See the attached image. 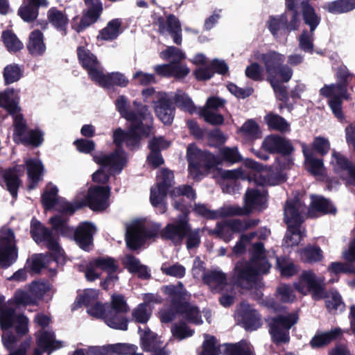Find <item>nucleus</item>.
I'll list each match as a JSON object with an SVG mask.
<instances>
[{
  "label": "nucleus",
  "instance_id": "obj_10",
  "mask_svg": "<svg viewBox=\"0 0 355 355\" xmlns=\"http://www.w3.org/2000/svg\"><path fill=\"white\" fill-rule=\"evenodd\" d=\"M133 105L135 111L129 110L127 98L124 96H119L115 101L117 111L120 113L121 116L128 121L134 122L140 119H150V121H151L153 116L148 111L147 105H142L137 101H134Z\"/></svg>",
  "mask_w": 355,
  "mask_h": 355
},
{
  "label": "nucleus",
  "instance_id": "obj_25",
  "mask_svg": "<svg viewBox=\"0 0 355 355\" xmlns=\"http://www.w3.org/2000/svg\"><path fill=\"white\" fill-rule=\"evenodd\" d=\"M143 230V223L136 221L126 229L125 241L128 248L135 251L146 243Z\"/></svg>",
  "mask_w": 355,
  "mask_h": 355
},
{
  "label": "nucleus",
  "instance_id": "obj_55",
  "mask_svg": "<svg viewBox=\"0 0 355 355\" xmlns=\"http://www.w3.org/2000/svg\"><path fill=\"white\" fill-rule=\"evenodd\" d=\"M58 189L53 186L49 190H45L41 196V202L46 210H50L59 203L58 198Z\"/></svg>",
  "mask_w": 355,
  "mask_h": 355
},
{
  "label": "nucleus",
  "instance_id": "obj_31",
  "mask_svg": "<svg viewBox=\"0 0 355 355\" xmlns=\"http://www.w3.org/2000/svg\"><path fill=\"white\" fill-rule=\"evenodd\" d=\"M301 146L307 171L315 176L322 175L324 168L323 159L315 157L312 149L305 143H302Z\"/></svg>",
  "mask_w": 355,
  "mask_h": 355
},
{
  "label": "nucleus",
  "instance_id": "obj_13",
  "mask_svg": "<svg viewBox=\"0 0 355 355\" xmlns=\"http://www.w3.org/2000/svg\"><path fill=\"white\" fill-rule=\"evenodd\" d=\"M302 202L298 198L288 200L284 209V220L287 225V231L298 234L304 220L300 213Z\"/></svg>",
  "mask_w": 355,
  "mask_h": 355
},
{
  "label": "nucleus",
  "instance_id": "obj_38",
  "mask_svg": "<svg viewBox=\"0 0 355 355\" xmlns=\"http://www.w3.org/2000/svg\"><path fill=\"white\" fill-rule=\"evenodd\" d=\"M27 49L33 56H40L44 53L46 45L44 42V35L41 31L34 30L30 33Z\"/></svg>",
  "mask_w": 355,
  "mask_h": 355
},
{
  "label": "nucleus",
  "instance_id": "obj_12",
  "mask_svg": "<svg viewBox=\"0 0 355 355\" xmlns=\"http://www.w3.org/2000/svg\"><path fill=\"white\" fill-rule=\"evenodd\" d=\"M110 195V187L96 185L88 189L87 195L82 202L85 203V207H88L92 211H103L109 205L107 201Z\"/></svg>",
  "mask_w": 355,
  "mask_h": 355
},
{
  "label": "nucleus",
  "instance_id": "obj_22",
  "mask_svg": "<svg viewBox=\"0 0 355 355\" xmlns=\"http://www.w3.org/2000/svg\"><path fill=\"white\" fill-rule=\"evenodd\" d=\"M20 167L19 165L5 169L0 167V183L3 180L7 190L14 199H17L18 190L22 182L20 179Z\"/></svg>",
  "mask_w": 355,
  "mask_h": 355
},
{
  "label": "nucleus",
  "instance_id": "obj_29",
  "mask_svg": "<svg viewBox=\"0 0 355 355\" xmlns=\"http://www.w3.org/2000/svg\"><path fill=\"white\" fill-rule=\"evenodd\" d=\"M342 335L343 331L341 329L338 327L332 329L328 331L316 333L311 339L309 345L314 349H322L337 340L342 336Z\"/></svg>",
  "mask_w": 355,
  "mask_h": 355
},
{
  "label": "nucleus",
  "instance_id": "obj_50",
  "mask_svg": "<svg viewBox=\"0 0 355 355\" xmlns=\"http://www.w3.org/2000/svg\"><path fill=\"white\" fill-rule=\"evenodd\" d=\"M202 282L205 284L211 286L215 284L216 286H226L227 284V275L221 270H209L202 275Z\"/></svg>",
  "mask_w": 355,
  "mask_h": 355
},
{
  "label": "nucleus",
  "instance_id": "obj_28",
  "mask_svg": "<svg viewBox=\"0 0 355 355\" xmlns=\"http://www.w3.org/2000/svg\"><path fill=\"white\" fill-rule=\"evenodd\" d=\"M47 19L51 26L62 36L67 35L69 19L65 11L60 10L56 7H51L47 11Z\"/></svg>",
  "mask_w": 355,
  "mask_h": 355
},
{
  "label": "nucleus",
  "instance_id": "obj_56",
  "mask_svg": "<svg viewBox=\"0 0 355 355\" xmlns=\"http://www.w3.org/2000/svg\"><path fill=\"white\" fill-rule=\"evenodd\" d=\"M98 291L95 289H86L83 294L78 295L74 302L75 306L80 307L82 305L89 308L98 300Z\"/></svg>",
  "mask_w": 355,
  "mask_h": 355
},
{
  "label": "nucleus",
  "instance_id": "obj_59",
  "mask_svg": "<svg viewBox=\"0 0 355 355\" xmlns=\"http://www.w3.org/2000/svg\"><path fill=\"white\" fill-rule=\"evenodd\" d=\"M354 262H331L328 266L327 270L330 273L338 276L340 274L355 275V266Z\"/></svg>",
  "mask_w": 355,
  "mask_h": 355
},
{
  "label": "nucleus",
  "instance_id": "obj_14",
  "mask_svg": "<svg viewBox=\"0 0 355 355\" xmlns=\"http://www.w3.org/2000/svg\"><path fill=\"white\" fill-rule=\"evenodd\" d=\"M238 324L246 331L257 330L262 326L261 315L250 304L242 302L236 311Z\"/></svg>",
  "mask_w": 355,
  "mask_h": 355
},
{
  "label": "nucleus",
  "instance_id": "obj_18",
  "mask_svg": "<svg viewBox=\"0 0 355 355\" xmlns=\"http://www.w3.org/2000/svg\"><path fill=\"white\" fill-rule=\"evenodd\" d=\"M158 26V31L160 34H164L166 31L171 36L173 42L177 45H181L182 42V26L179 19L173 14L166 16V19L159 16L156 20Z\"/></svg>",
  "mask_w": 355,
  "mask_h": 355
},
{
  "label": "nucleus",
  "instance_id": "obj_1",
  "mask_svg": "<svg viewBox=\"0 0 355 355\" xmlns=\"http://www.w3.org/2000/svg\"><path fill=\"white\" fill-rule=\"evenodd\" d=\"M264 67L266 78L277 98L284 102L288 101L287 88L283 85L290 81L293 77V70L287 64H284L285 56L275 51H270L265 53H259L255 56Z\"/></svg>",
  "mask_w": 355,
  "mask_h": 355
},
{
  "label": "nucleus",
  "instance_id": "obj_4",
  "mask_svg": "<svg viewBox=\"0 0 355 355\" xmlns=\"http://www.w3.org/2000/svg\"><path fill=\"white\" fill-rule=\"evenodd\" d=\"M30 234L32 239L37 243H44L50 250L51 259L58 262L62 257L63 253L58 239L55 238L53 232L45 227L40 221L33 218L31 221Z\"/></svg>",
  "mask_w": 355,
  "mask_h": 355
},
{
  "label": "nucleus",
  "instance_id": "obj_46",
  "mask_svg": "<svg viewBox=\"0 0 355 355\" xmlns=\"http://www.w3.org/2000/svg\"><path fill=\"white\" fill-rule=\"evenodd\" d=\"M277 268L284 277H291L296 275L300 270L299 266L291 261L286 256L277 257Z\"/></svg>",
  "mask_w": 355,
  "mask_h": 355
},
{
  "label": "nucleus",
  "instance_id": "obj_9",
  "mask_svg": "<svg viewBox=\"0 0 355 355\" xmlns=\"http://www.w3.org/2000/svg\"><path fill=\"white\" fill-rule=\"evenodd\" d=\"M191 225L189 217H178L173 223H168L161 231L163 240L171 241L175 245H180L189 233Z\"/></svg>",
  "mask_w": 355,
  "mask_h": 355
},
{
  "label": "nucleus",
  "instance_id": "obj_54",
  "mask_svg": "<svg viewBox=\"0 0 355 355\" xmlns=\"http://www.w3.org/2000/svg\"><path fill=\"white\" fill-rule=\"evenodd\" d=\"M343 98L348 100L349 98V94L346 93V95L344 96L342 95V92H339L337 95H334L329 101V105L332 110L333 114L338 119V121L341 122L345 119L342 109Z\"/></svg>",
  "mask_w": 355,
  "mask_h": 355
},
{
  "label": "nucleus",
  "instance_id": "obj_20",
  "mask_svg": "<svg viewBox=\"0 0 355 355\" xmlns=\"http://www.w3.org/2000/svg\"><path fill=\"white\" fill-rule=\"evenodd\" d=\"M93 160L101 168L110 167L114 171L120 173L125 166L127 159L125 155L114 150L109 154H105L103 152L93 156Z\"/></svg>",
  "mask_w": 355,
  "mask_h": 355
},
{
  "label": "nucleus",
  "instance_id": "obj_63",
  "mask_svg": "<svg viewBox=\"0 0 355 355\" xmlns=\"http://www.w3.org/2000/svg\"><path fill=\"white\" fill-rule=\"evenodd\" d=\"M330 146L331 144L328 139L318 136L313 139L311 146H309V148L312 149L313 153L315 152L318 155L324 157L328 154Z\"/></svg>",
  "mask_w": 355,
  "mask_h": 355
},
{
  "label": "nucleus",
  "instance_id": "obj_16",
  "mask_svg": "<svg viewBox=\"0 0 355 355\" xmlns=\"http://www.w3.org/2000/svg\"><path fill=\"white\" fill-rule=\"evenodd\" d=\"M261 148L269 153H277L282 156H290L294 151V147L290 140L273 134L265 137Z\"/></svg>",
  "mask_w": 355,
  "mask_h": 355
},
{
  "label": "nucleus",
  "instance_id": "obj_7",
  "mask_svg": "<svg viewBox=\"0 0 355 355\" xmlns=\"http://www.w3.org/2000/svg\"><path fill=\"white\" fill-rule=\"evenodd\" d=\"M173 178V173L170 170L162 168L160 175L157 176V189H150V203L154 207L159 209L160 214H164L167 210L165 198L172 187Z\"/></svg>",
  "mask_w": 355,
  "mask_h": 355
},
{
  "label": "nucleus",
  "instance_id": "obj_30",
  "mask_svg": "<svg viewBox=\"0 0 355 355\" xmlns=\"http://www.w3.org/2000/svg\"><path fill=\"white\" fill-rule=\"evenodd\" d=\"M26 166L28 178L27 189L28 191H31L37 187L39 182L42 180L44 166L40 160L35 159H27Z\"/></svg>",
  "mask_w": 355,
  "mask_h": 355
},
{
  "label": "nucleus",
  "instance_id": "obj_6",
  "mask_svg": "<svg viewBox=\"0 0 355 355\" xmlns=\"http://www.w3.org/2000/svg\"><path fill=\"white\" fill-rule=\"evenodd\" d=\"M160 290L170 304L169 309L162 313L160 320L162 322L169 323L175 319L174 312L187 300V291L180 282L164 285Z\"/></svg>",
  "mask_w": 355,
  "mask_h": 355
},
{
  "label": "nucleus",
  "instance_id": "obj_62",
  "mask_svg": "<svg viewBox=\"0 0 355 355\" xmlns=\"http://www.w3.org/2000/svg\"><path fill=\"white\" fill-rule=\"evenodd\" d=\"M15 310L13 308H7L0 313V327L5 331L9 330L17 321Z\"/></svg>",
  "mask_w": 355,
  "mask_h": 355
},
{
  "label": "nucleus",
  "instance_id": "obj_48",
  "mask_svg": "<svg viewBox=\"0 0 355 355\" xmlns=\"http://www.w3.org/2000/svg\"><path fill=\"white\" fill-rule=\"evenodd\" d=\"M301 260L304 263H313L323 259L322 251L319 246L309 245L300 250Z\"/></svg>",
  "mask_w": 355,
  "mask_h": 355
},
{
  "label": "nucleus",
  "instance_id": "obj_41",
  "mask_svg": "<svg viewBox=\"0 0 355 355\" xmlns=\"http://www.w3.org/2000/svg\"><path fill=\"white\" fill-rule=\"evenodd\" d=\"M68 222L69 218H64L62 215H54L49 218L52 230L58 235L69 239L73 228L68 225Z\"/></svg>",
  "mask_w": 355,
  "mask_h": 355
},
{
  "label": "nucleus",
  "instance_id": "obj_35",
  "mask_svg": "<svg viewBox=\"0 0 355 355\" xmlns=\"http://www.w3.org/2000/svg\"><path fill=\"white\" fill-rule=\"evenodd\" d=\"M300 5L304 23L309 27L311 34H313V32L320 23V16L316 13L315 10L308 0L302 1Z\"/></svg>",
  "mask_w": 355,
  "mask_h": 355
},
{
  "label": "nucleus",
  "instance_id": "obj_21",
  "mask_svg": "<svg viewBox=\"0 0 355 355\" xmlns=\"http://www.w3.org/2000/svg\"><path fill=\"white\" fill-rule=\"evenodd\" d=\"M154 103V110L157 118L166 125L172 124L175 113V107L173 101L168 98L166 93L161 94Z\"/></svg>",
  "mask_w": 355,
  "mask_h": 355
},
{
  "label": "nucleus",
  "instance_id": "obj_2",
  "mask_svg": "<svg viewBox=\"0 0 355 355\" xmlns=\"http://www.w3.org/2000/svg\"><path fill=\"white\" fill-rule=\"evenodd\" d=\"M187 159L189 173L193 178H197L202 175L201 168L205 171H209L221 164V160L218 156L209 150H202L191 145L187 148Z\"/></svg>",
  "mask_w": 355,
  "mask_h": 355
},
{
  "label": "nucleus",
  "instance_id": "obj_60",
  "mask_svg": "<svg viewBox=\"0 0 355 355\" xmlns=\"http://www.w3.org/2000/svg\"><path fill=\"white\" fill-rule=\"evenodd\" d=\"M224 226L230 228L232 232H241L245 231L244 223L239 219H234L225 222L223 225L220 223L216 224V227L214 230L210 231V234H218L220 236L223 234Z\"/></svg>",
  "mask_w": 355,
  "mask_h": 355
},
{
  "label": "nucleus",
  "instance_id": "obj_49",
  "mask_svg": "<svg viewBox=\"0 0 355 355\" xmlns=\"http://www.w3.org/2000/svg\"><path fill=\"white\" fill-rule=\"evenodd\" d=\"M44 141V132L39 128L31 129L21 137L20 142L26 146L39 147Z\"/></svg>",
  "mask_w": 355,
  "mask_h": 355
},
{
  "label": "nucleus",
  "instance_id": "obj_64",
  "mask_svg": "<svg viewBox=\"0 0 355 355\" xmlns=\"http://www.w3.org/2000/svg\"><path fill=\"white\" fill-rule=\"evenodd\" d=\"M224 354L225 355H254L248 345L241 342L227 345Z\"/></svg>",
  "mask_w": 355,
  "mask_h": 355
},
{
  "label": "nucleus",
  "instance_id": "obj_27",
  "mask_svg": "<svg viewBox=\"0 0 355 355\" xmlns=\"http://www.w3.org/2000/svg\"><path fill=\"white\" fill-rule=\"evenodd\" d=\"M267 191H260L255 189H248L244 196L245 207L248 213L253 209H264L266 208Z\"/></svg>",
  "mask_w": 355,
  "mask_h": 355
},
{
  "label": "nucleus",
  "instance_id": "obj_26",
  "mask_svg": "<svg viewBox=\"0 0 355 355\" xmlns=\"http://www.w3.org/2000/svg\"><path fill=\"white\" fill-rule=\"evenodd\" d=\"M300 24L296 23L295 26L291 24V19L288 21L286 12L279 15H270L266 22V27L273 37H277L280 30L290 33L292 31L298 29Z\"/></svg>",
  "mask_w": 355,
  "mask_h": 355
},
{
  "label": "nucleus",
  "instance_id": "obj_43",
  "mask_svg": "<svg viewBox=\"0 0 355 355\" xmlns=\"http://www.w3.org/2000/svg\"><path fill=\"white\" fill-rule=\"evenodd\" d=\"M122 25V20L119 18L110 20L107 26L100 31L98 39L105 41H112L119 35L120 28Z\"/></svg>",
  "mask_w": 355,
  "mask_h": 355
},
{
  "label": "nucleus",
  "instance_id": "obj_15",
  "mask_svg": "<svg viewBox=\"0 0 355 355\" xmlns=\"http://www.w3.org/2000/svg\"><path fill=\"white\" fill-rule=\"evenodd\" d=\"M153 129V119H138L136 121L131 122V125L128 130V134L125 140V144L130 149L138 147L140 144L141 137H148L150 136Z\"/></svg>",
  "mask_w": 355,
  "mask_h": 355
},
{
  "label": "nucleus",
  "instance_id": "obj_24",
  "mask_svg": "<svg viewBox=\"0 0 355 355\" xmlns=\"http://www.w3.org/2000/svg\"><path fill=\"white\" fill-rule=\"evenodd\" d=\"M195 212L207 220H215L219 218H225L233 216H240L243 214V211L240 207H230L223 208L221 210H211L204 204L195 205Z\"/></svg>",
  "mask_w": 355,
  "mask_h": 355
},
{
  "label": "nucleus",
  "instance_id": "obj_34",
  "mask_svg": "<svg viewBox=\"0 0 355 355\" xmlns=\"http://www.w3.org/2000/svg\"><path fill=\"white\" fill-rule=\"evenodd\" d=\"M337 83H336L338 90L342 92V95L345 96L347 93V87L352 90L355 85V76L350 73L345 65H340L338 67L336 71Z\"/></svg>",
  "mask_w": 355,
  "mask_h": 355
},
{
  "label": "nucleus",
  "instance_id": "obj_61",
  "mask_svg": "<svg viewBox=\"0 0 355 355\" xmlns=\"http://www.w3.org/2000/svg\"><path fill=\"white\" fill-rule=\"evenodd\" d=\"M218 157L221 160V164L223 162L235 164L242 160V157L236 147H223L220 148V155Z\"/></svg>",
  "mask_w": 355,
  "mask_h": 355
},
{
  "label": "nucleus",
  "instance_id": "obj_44",
  "mask_svg": "<svg viewBox=\"0 0 355 355\" xmlns=\"http://www.w3.org/2000/svg\"><path fill=\"white\" fill-rule=\"evenodd\" d=\"M266 122L270 130H276L280 132H286L290 130V124L280 115L270 112L264 116Z\"/></svg>",
  "mask_w": 355,
  "mask_h": 355
},
{
  "label": "nucleus",
  "instance_id": "obj_52",
  "mask_svg": "<svg viewBox=\"0 0 355 355\" xmlns=\"http://www.w3.org/2000/svg\"><path fill=\"white\" fill-rule=\"evenodd\" d=\"M0 245L12 252L18 253L14 231L9 227H3L0 230Z\"/></svg>",
  "mask_w": 355,
  "mask_h": 355
},
{
  "label": "nucleus",
  "instance_id": "obj_32",
  "mask_svg": "<svg viewBox=\"0 0 355 355\" xmlns=\"http://www.w3.org/2000/svg\"><path fill=\"white\" fill-rule=\"evenodd\" d=\"M175 318L177 315H182L189 323L199 325L202 324V316L199 308L191 304L186 300L175 312Z\"/></svg>",
  "mask_w": 355,
  "mask_h": 355
},
{
  "label": "nucleus",
  "instance_id": "obj_36",
  "mask_svg": "<svg viewBox=\"0 0 355 355\" xmlns=\"http://www.w3.org/2000/svg\"><path fill=\"white\" fill-rule=\"evenodd\" d=\"M94 82L105 88H110L114 85L124 87L128 83V79L122 73L116 72L105 74L103 71H101Z\"/></svg>",
  "mask_w": 355,
  "mask_h": 355
},
{
  "label": "nucleus",
  "instance_id": "obj_19",
  "mask_svg": "<svg viewBox=\"0 0 355 355\" xmlns=\"http://www.w3.org/2000/svg\"><path fill=\"white\" fill-rule=\"evenodd\" d=\"M76 53L79 64L87 71L89 78L94 82L101 72L97 57L83 46H78Z\"/></svg>",
  "mask_w": 355,
  "mask_h": 355
},
{
  "label": "nucleus",
  "instance_id": "obj_47",
  "mask_svg": "<svg viewBox=\"0 0 355 355\" xmlns=\"http://www.w3.org/2000/svg\"><path fill=\"white\" fill-rule=\"evenodd\" d=\"M141 347L144 352H151L159 347L162 344L159 340L157 335L146 327L140 335Z\"/></svg>",
  "mask_w": 355,
  "mask_h": 355
},
{
  "label": "nucleus",
  "instance_id": "obj_11",
  "mask_svg": "<svg viewBox=\"0 0 355 355\" xmlns=\"http://www.w3.org/2000/svg\"><path fill=\"white\" fill-rule=\"evenodd\" d=\"M96 232V226L91 222L84 221L78 224L73 230L71 239H73L77 245L85 252H90L94 249V236Z\"/></svg>",
  "mask_w": 355,
  "mask_h": 355
},
{
  "label": "nucleus",
  "instance_id": "obj_51",
  "mask_svg": "<svg viewBox=\"0 0 355 355\" xmlns=\"http://www.w3.org/2000/svg\"><path fill=\"white\" fill-rule=\"evenodd\" d=\"M1 38L5 46L9 52L16 53L21 50L24 47L23 43L12 31L6 30L3 31Z\"/></svg>",
  "mask_w": 355,
  "mask_h": 355
},
{
  "label": "nucleus",
  "instance_id": "obj_53",
  "mask_svg": "<svg viewBox=\"0 0 355 355\" xmlns=\"http://www.w3.org/2000/svg\"><path fill=\"white\" fill-rule=\"evenodd\" d=\"M22 76L23 71L17 64H8L3 69V76L6 85H8L18 81Z\"/></svg>",
  "mask_w": 355,
  "mask_h": 355
},
{
  "label": "nucleus",
  "instance_id": "obj_58",
  "mask_svg": "<svg viewBox=\"0 0 355 355\" xmlns=\"http://www.w3.org/2000/svg\"><path fill=\"white\" fill-rule=\"evenodd\" d=\"M294 164L293 161L288 156H284L282 158L277 159V164L274 166L275 169V179L281 182L286 180V174L284 172V170L290 168Z\"/></svg>",
  "mask_w": 355,
  "mask_h": 355
},
{
  "label": "nucleus",
  "instance_id": "obj_5",
  "mask_svg": "<svg viewBox=\"0 0 355 355\" xmlns=\"http://www.w3.org/2000/svg\"><path fill=\"white\" fill-rule=\"evenodd\" d=\"M297 321L298 315L295 313H290L285 315L280 314L266 319L272 342L276 345L288 343L289 330Z\"/></svg>",
  "mask_w": 355,
  "mask_h": 355
},
{
  "label": "nucleus",
  "instance_id": "obj_33",
  "mask_svg": "<svg viewBox=\"0 0 355 355\" xmlns=\"http://www.w3.org/2000/svg\"><path fill=\"white\" fill-rule=\"evenodd\" d=\"M55 334L50 331H43L37 336L36 343L39 349L50 354L52 352L62 347V343L55 339Z\"/></svg>",
  "mask_w": 355,
  "mask_h": 355
},
{
  "label": "nucleus",
  "instance_id": "obj_57",
  "mask_svg": "<svg viewBox=\"0 0 355 355\" xmlns=\"http://www.w3.org/2000/svg\"><path fill=\"white\" fill-rule=\"evenodd\" d=\"M91 261L96 268L105 272H116L119 268L116 261L114 258L111 257H98Z\"/></svg>",
  "mask_w": 355,
  "mask_h": 355
},
{
  "label": "nucleus",
  "instance_id": "obj_3",
  "mask_svg": "<svg viewBox=\"0 0 355 355\" xmlns=\"http://www.w3.org/2000/svg\"><path fill=\"white\" fill-rule=\"evenodd\" d=\"M19 98L14 88H7L0 92V107L5 109L10 115L13 116V139L16 137L21 141V137L26 135L27 124L22 114H19L21 107L19 106Z\"/></svg>",
  "mask_w": 355,
  "mask_h": 355
},
{
  "label": "nucleus",
  "instance_id": "obj_23",
  "mask_svg": "<svg viewBox=\"0 0 355 355\" xmlns=\"http://www.w3.org/2000/svg\"><path fill=\"white\" fill-rule=\"evenodd\" d=\"M49 5L48 0H22L17 15L24 22L33 23L39 16L40 8H46Z\"/></svg>",
  "mask_w": 355,
  "mask_h": 355
},
{
  "label": "nucleus",
  "instance_id": "obj_40",
  "mask_svg": "<svg viewBox=\"0 0 355 355\" xmlns=\"http://www.w3.org/2000/svg\"><path fill=\"white\" fill-rule=\"evenodd\" d=\"M238 132L248 141H253L261 137V130L254 119H248L239 129Z\"/></svg>",
  "mask_w": 355,
  "mask_h": 355
},
{
  "label": "nucleus",
  "instance_id": "obj_42",
  "mask_svg": "<svg viewBox=\"0 0 355 355\" xmlns=\"http://www.w3.org/2000/svg\"><path fill=\"white\" fill-rule=\"evenodd\" d=\"M125 267L130 273H137L138 277L143 279H149L150 274L146 266L140 264L139 260L132 254L125 257Z\"/></svg>",
  "mask_w": 355,
  "mask_h": 355
},
{
  "label": "nucleus",
  "instance_id": "obj_8",
  "mask_svg": "<svg viewBox=\"0 0 355 355\" xmlns=\"http://www.w3.org/2000/svg\"><path fill=\"white\" fill-rule=\"evenodd\" d=\"M295 289L303 295L311 293L313 300L326 298L327 294L324 286L318 280L312 270H304L295 284Z\"/></svg>",
  "mask_w": 355,
  "mask_h": 355
},
{
  "label": "nucleus",
  "instance_id": "obj_45",
  "mask_svg": "<svg viewBox=\"0 0 355 355\" xmlns=\"http://www.w3.org/2000/svg\"><path fill=\"white\" fill-rule=\"evenodd\" d=\"M311 211L319 212L322 214H335L336 207L331 202L323 196H312L311 203Z\"/></svg>",
  "mask_w": 355,
  "mask_h": 355
},
{
  "label": "nucleus",
  "instance_id": "obj_17",
  "mask_svg": "<svg viewBox=\"0 0 355 355\" xmlns=\"http://www.w3.org/2000/svg\"><path fill=\"white\" fill-rule=\"evenodd\" d=\"M235 284L241 288L250 290L257 280V270L248 262H238L234 268Z\"/></svg>",
  "mask_w": 355,
  "mask_h": 355
},
{
  "label": "nucleus",
  "instance_id": "obj_39",
  "mask_svg": "<svg viewBox=\"0 0 355 355\" xmlns=\"http://www.w3.org/2000/svg\"><path fill=\"white\" fill-rule=\"evenodd\" d=\"M127 313L107 309L105 322L112 329L126 331L128 326V320L125 314Z\"/></svg>",
  "mask_w": 355,
  "mask_h": 355
},
{
  "label": "nucleus",
  "instance_id": "obj_37",
  "mask_svg": "<svg viewBox=\"0 0 355 355\" xmlns=\"http://www.w3.org/2000/svg\"><path fill=\"white\" fill-rule=\"evenodd\" d=\"M332 156L336 161L335 171H347L350 178V184L355 185V164L339 152L334 150Z\"/></svg>",
  "mask_w": 355,
  "mask_h": 355
}]
</instances>
